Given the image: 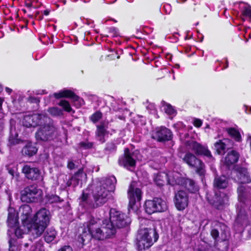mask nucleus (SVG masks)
<instances>
[{
	"label": "nucleus",
	"mask_w": 251,
	"mask_h": 251,
	"mask_svg": "<svg viewBox=\"0 0 251 251\" xmlns=\"http://www.w3.org/2000/svg\"><path fill=\"white\" fill-rule=\"evenodd\" d=\"M100 226L93 218L84 224V228L82 232L78 236L77 241L82 245L90 242L92 238L97 240H103L115 234V230L107 225Z\"/></svg>",
	"instance_id": "nucleus-1"
},
{
	"label": "nucleus",
	"mask_w": 251,
	"mask_h": 251,
	"mask_svg": "<svg viewBox=\"0 0 251 251\" xmlns=\"http://www.w3.org/2000/svg\"><path fill=\"white\" fill-rule=\"evenodd\" d=\"M7 224L10 227L7 232L9 237V251H15L17 249V239L15 237H22L24 231L19 226L17 213L11 205L8 208Z\"/></svg>",
	"instance_id": "nucleus-2"
},
{
	"label": "nucleus",
	"mask_w": 251,
	"mask_h": 251,
	"mask_svg": "<svg viewBox=\"0 0 251 251\" xmlns=\"http://www.w3.org/2000/svg\"><path fill=\"white\" fill-rule=\"evenodd\" d=\"M50 218V212L46 208H42L35 213L31 220L29 228L30 234L33 238L42 234L49 224Z\"/></svg>",
	"instance_id": "nucleus-3"
},
{
	"label": "nucleus",
	"mask_w": 251,
	"mask_h": 251,
	"mask_svg": "<svg viewBox=\"0 0 251 251\" xmlns=\"http://www.w3.org/2000/svg\"><path fill=\"white\" fill-rule=\"evenodd\" d=\"M43 191L33 184L25 187L21 192V200L23 202L37 203L42 199Z\"/></svg>",
	"instance_id": "nucleus-4"
},
{
	"label": "nucleus",
	"mask_w": 251,
	"mask_h": 251,
	"mask_svg": "<svg viewBox=\"0 0 251 251\" xmlns=\"http://www.w3.org/2000/svg\"><path fill=\"white\" fill-rule=\"evenodd\" d=\"M107 225L110 228L115 229L116 227L122 228L128 225L131 220L126 214L115 209H111L110 211V221H105Z\"/></svg>",
	"instance_id": "nucleus-5"
},
{
	"label": "nucleus",
	"mask_w": 251,
	"mask_h": 251,
	"mask_svg": "<svg viewBox=\"0 0 251 251\" xmlns=\"http://www.w3.org/2000/svg\"><path fill=\"white\" fill-rule=\"evenodd\" d=\"M151 235L154 236V242H156L159 236L155 229L144 228L140 231L139 239L137 242L139 250H145L152 246L153 242Z\"/></svg>",
	"instance_id": "nucleus-6"
},
{
	"label": "nucleus",
	"mask_w": 251,
	"mask_h": 251,
	"mask_svg": "<svg viewBox=\"0 0 251 251\" xmlns=\"http://www.w3.org/2000/svg\"><path fill=\"white\" fill-rule=\"evenodd\" d=\"M182 160L190 168L195 169L196 173L200 176H204L206 172L205 164L195 154L188 152L185 153Z\"/></svg>",
	"instance_id": "nucleus-7"
},
{
	"label": "nucleus",
	"mask_w": 251,
	"mask_h": 251,
	"mask_svg": "<svg viewBox=\"0 0 251 251\" xmlns=\"http://www.w3.org/2000/svg\"><path fill=\"white\" fill-rule=\"evenodd\" d=\"M57 128L54 124L40 126L35 133V138L37 141H48L53 139L57 132Z\"/></svg>",
	"instance_id": "nucleus-8"
},
{
	"label": "nucleus",
	"mask_w": 251,
	"mask_h": 251,
	"mask_svg": "<svg viewBox=\"0 0 251 251\" xmlns=\"http://www.w3.org/2000/svg\"><path fill=\"white\" fill-rule=\"evenodd\" d=\"M185 145L189 147L197 156H201L211 159L213 158L211 151L206 145H203L196 141L188 140Z\"/></svg>",
	"instance_id": "nucleus-9"
},
{
	"label": "nucleus",
	"mask_w": 251,
	"mask_h": 251,
	"mask_svg": "<svg viewBox=\"0 0 251 251\" xmlns=\"http://www.w3.org/2000/svg\"><path fill=\"white\" fill-rule=\"evenodd\" d=\"M172 131L165 126H157L153 131L151 138L158 142L164 143L172 140Z\"/></svg>",
	"instance_id": "nucleus-10"
},
{
	"label": "nucleus",
	"mask_w": 251,
	"mask_h": 251,
	"mask_svg": "<svg viewBox=\"0 0 251 251\" xmlns=\"http://www.w3.org/2000/svg\"><path fill=\"white\" fill-rule=\"evenodd\" d=\"M118 163L120 166L126 168L136 166V161L133 158V153L130 152L128 148L124 149V154L119 157Z\"/></svg>",
	"instance_id": "nucleus-11"
},
{
	"label": "nucleus",
	"mask_w": 251,
	"mask_h": 251,
	"mask_svg": "<svg viewBox=\"0 0 251 251\" xmlns=\"http://www.w3.org/2000/svg\"><path fill=\"white\" fill-rule=\"evenodd\" d=\"M22 173L28 180L37 181L42 179L41 172L37 167L25 165L22 169Z\"/></svg>",
	"instance_id": "nucleus-12"
},
{
	"label": "nucleus",
	"mask_w": 251,
	"mask_h": 251,
	"mask_svg": "<svg viewBox=\"0 0 251 251\" xmlns=\"http://www.w3.org/2000/svg\"><path fill=\"white\" fill-rule=\"evenodd\" d=\"M96 204H104L106 202L113 203L114 199L108 191L103 186L100 187L93 195Z\"/></svg>",
	"instance_id": "nucleus-13"
},
{
	"label": "nucleus",
	"mask_w": 251,
	"mask_h": 251,
	"mask_svg": "<svg viewBox=\"0 0 251 251\" xmlns=\"http://www.w3.org/2000/svg\"><path fill=\"white\" fill-rule=\"evenodd\" d=\"M176 183L192 193H196L199 190V187L195 181L192 179L186 177H179Z\"/></svg>",
	"instance_id": "nucleus-14"
},
{
	"label": "nucleus",
	"mask_w": 251,
	"mask_h": 251,
	"mask_svg": "<svg viewBox=\"0 0 251 251\" xmlns=\"http://www.w3.org/2000/svg\"><path fill=\"white\" fill-rule=\"evenodd\" d=\"M107 128L104 121H101L100 124L96 125V129L95 132V137L101 144L105 142V137L109 134V132L107 130Z\"/></svg>",
	"instance_id": "nucleus-15"
},
{
	"label": "nucleus",
	"mask_w": 251,
	"mask_h": 251,
	"mask_svg": "<svg viewBox=\"0 0 251 251\" xmlns=\"http://www.w3.org/2000/svg\"><path fill=\"white\" fill-rule=\"evenodd\" d=\"M127 194L129 199L128 204H136L137 202H140L143 193L140 188H135L133 185L130 184L128 189Z\"/></svg>",
	"instance_id": "nucleus-16"
},
{
	"label": "nucleus",
	"mask_w": 251,
	"mask_h": 251,
	"mask_svg": "<svg viewBox=\"0 0 251 251\" xmlns=\"http://www.w3.org/2000/svg\"><path fill=\"white\" fill-rule=\"evenodd\" d=\"M53 97L56 99H70L75 102L78 101L80 99V97L76 95L74 91L67 89H64L57 93H54Z\"/></svg>",
	"instance_id": "nucleus-17"
},
{
	"label": "nucleus",
	"mask_w": 251,
	"mask_h": 251,
	"mask_svg": "<svg viewBox=\"0 0 251 251\" xmlns=\"http://www.w3.org/2000/svg\"><path fill=\"white\" fill-rule=\"evenodd\" d=\"M235 171L240 183L246 184L251 182L250 174L246 168L239 167L236 169Z\"/></svg>",
	"instance_id": "nucleus-18"
},
{
	"label": "nucleus",
	"mask_w": 251,
	"mask_h": 251,
	"mask_svg": "<svg viewBox=\"0 0 251 251\" xmlns=\"http://www.w3.org/2000/svg\"><path fill=\"white\" fill-rule=\"evenodd\" d=\"M239 157L240 154L237 151L232 150L228 151L224 159V165L229 169L232 165L238 161Z\"/></svg>",
	"instance_id": "nucleus-19"
},
{
	"label": "nucleus",
	"mask_w": 251,
	"mask_h": 251,
	"mask_svg": "<svg viewBox=\"0 0 251 251\" xmlns=\"http://www.w3.org/2000/svg\"><path fill=\"white\" fill-rule=\"evenodd\" d=\"M38 151L37 147L32 142H27L22 148L21 153L24 157L30 158L35 155Z\"/></svg>",
	"instance_id": "nucleus-20"
},
{
	"label": "nucleus",
	"mask_w": 251,
	"mask_h": 251,
	"mask_svg": "<svg viewBox=\"0 0 251 251\" xmlns=\"http://www.w3.org/2000/svg\"><path fill=\"white\" fill-rule=\"evenodd\" d=\"M36 126H45L54 124L53 121L46 113H36Z\"/></svg>",
	"instance_id": "nucleus-21"
},
{
	"label": "nucleus",
	"mask_w": 251,
	"mask_h": 251,
	"mask_svg": "<svg viewBox=\"0 0 251 251\" xmlns=\"http://www.w3.org/2000/svg\"><path fill=\"white\" fill-rule=\"evenodd\" d=\"M228 184V181L225 176H217L213 181V186L218 190L226 189Z\"/></svg>",
	"instance_id": "nucleus-22"
},
{
	"label": "nucleus",
	"mask_w": 251,
	"mask_h": 251,
	"mask_svg": "<svg viewBox=\"0 0 251 251\" xmlns=\"http://www.w3.org/2000/svg\"><path fill=\"white\" fill-rule=\"evenodd\" d=\"M189 196L184 190H179L175 196V204H188Z\"/></svg>",
	"instance_id": "nucleus-23"
},
{
	"label": "nucleus",
	"mask_w": 251,
	"mask_h": 251,
	"mask_svg": "<svg viewBox=\"0 0 251 251\" xmlns=\"http://www.w3.org/2000/svg\"><path fill=\"white\" fill-rule=\"evenodd\" d=\"M117 179L115 176H112L109 177H106L103 180V182L100 187H104L108 192H114L115 189Z\"/></svg>",
	"instance_id": "nucleus-24"
},
{
	"label": "nucleus",
	"mask_w": 251,
	"mask_h": 251,
	"mask_svg": "<svg viewBox=\"0 0 251 251\" xmlns=\"http://www.w3.org/2000/svg\"><path fill=\"white\" fill-rule=\"evenodd\" d=\"M13 208L15 209V208ZM15 212L17 213L18 219L19 214H21V216H23L22 220L26 221L29 219L30 213L32 212V210L29 205H21L19 207V211L18 212L16 210H15Z\"/></svg>",
	"instance_id": "nucleus-25"
},
{
	"label": "nucleus",
	"mask_w": 251,
	"mask_h": 251,
	"mask_svg": "<svg viewBox=\"0 0 251 251\" xmlns=\"http://www.w3.org/2000/svg\"><path fill=\"white\" fill-rule=\"evenodd\" d=\"M36 113L24 116L23 119V125L26 127L36 126Z\"/></svg>",
	"instance_id": "nucleus-26"
},
{
	"label": "nucleus",
	"mask_w": 251,
	"mask_h": 251,
	"mask_svg": "<svg viewBox=\"0 0 251 251\" xmlns=\"http://www.w3.org/2000/svg\"><path fill=\"white\" fill-rule=\"evenodd\" d=\"M153 180L156 185L161 187L164 185L166 181L169 182L168 175L164 172H159L155 175Z\"/></svg>",
	"instance_id": "nucleus-27"
},
{
	"label": "nucleus",
	"mask_w": 251,
	"mask_h": 251,
	"mask_svg": "<svg viewBox=\"0 0 251 251\" xmlns=\"http://www.w3.org/2000/svg\"><path fill=\"white\" fill-rule=\"evenodd\" d=\"M226 131L228 135L236 142L240 143L242 141V138L240 132L235 127L226 128Z\"/></svg>",
	"instance_id": "nucleus-28"
},
{
	"label": "nucleus",
	"mask_w": 251,
	"mask_h": 251,
	"mask_svg": "<svg viewBox=\"0 0 251 251\" xmlns=\"http://www.w3.org/2000/svg\"><path fill=\"white\" fill-rule=\"evenodd\" d=\"M226 145L223 140H219L214 144L216 153L219 155H222L226 153Z\"/></svg>",
	"instance_id": "nucleus-29"
},
{
	"label": "nucleus",
	"mask_w": 251,
	"mask_h": 251,
	"mask_svg": "<svg viewBox=\"0 0 251 251\" xmlns=\"http://www.w3.org/2000/svg\"><path fill=\"white\" fill-rule=\"evenodd\" d=\"M57 235L56 231L53 228H48L44 235L45 240L49 243L53 241Z\"/></svg>",
	"instance_id": "nucleus-30"
},
{
	"label": "nucleus",
	"mask_w": 251,
	"mask_h": 251,
	"mask_svg": "<svg viewBox=\"0 0 251 251\" xmlns=\"http://www.w3.org/2000/svg\"><path fill=\"white\" fill-rule=\"evenodd\" d=\"M161 106L164 108L165 113L168 115H173L176 113V111L173 106L170 103H167L165 100H162L161 102Z\"/></svg>",
	"instance_id": "nucleus-31"
},
{
	"label": "nucleus",
	"mask_w": 251,
	"mask_h": 251,
	"mask_svg": "<svg viewBox=\"0 0 251 251\" xmlns=\"http://www.w3.org/2000/svg\"><path fill=\"white\" fill-rule=\"evenodd\" d=\"M45 204H53L54 203L62 202L63 200L56 195L48 194L45 197Z\"/></svg>",
	"instance_id": "nucleus-32"
},
{
	"label": "nucleus",
	"mask_w": 251,
	"mask_h": 251,
	"mask_svg": "<svg viewBox=\"0 0 251 251\" xmlns=\"http://www.w3.org/2000/svg\"><path fill=\"white\" fill-rule=\"evenodd\" d=\"M48 111L53 117H61L64 115L63 110L58 107H50Z\"/></svg>",
	"instance_id": "nucleus-33"
},
{
	"label": "nucleus",
	"mask_w": 251,
	"mask_h": 251,
	"mask_svg": "<svg viewBox=\"0 0 251 251\" xmlns=\"http://www.w3.org/2000/svg\"><path fill=\"white\" fill-rule=\"evenodd\" d=\"M58 105L62 107L63 110L67 112H71L73 109L69 102L65 100H61L58 103Z\"/></svg>",
	"instance_id": "nucleus-34"
},
{
	"label": "nucleus",
	"mask_w": 251,
	"mask_h": 251,
	"mask_svg": "<svg viewBox=\"0 0 251 251\" xmlns=\"http://www.w3.org/2000/svg\"><path fill=\"white\" fill-rule=\"evenodd\" d=\"M102 118V112L100 110H98L91 115V116L89 117V119L93 123L96 124Z\"/></svg>",
	"instance_id": "nucleus-35"
},
{
	"label": "nucleus",
	"mask_w": 251,
	"mask_h": 251,
	"mask_svg": "<svg viewBox=\"0 0 251 251\" xmlns=\"http://www.w3.org/2000/svg\"><path fill=\"white\" fill-rule=\"evenodd\" d=\"M83 173V169L82 168H80L75 173L74 175L72 176L73 182V186L74 187L77 186L79 184V179L78 178L79 175H82Z\"/></svg>",
	"instance_id": "nucleus-36"
},
{
	"label": "nucleus",
	"mask_w": 251,
	"mask_h": 251,
	"mask_svg": "<svg viewBox=\"0 0 251 251\" xmlns=\"http://www.w3.org/2000/svg\"><path fill=\"white\" fill-rule=\"evenodd\" d=\"M117 147L115 144L112 141L107 142L104 148V151L109 152L115 151Z\"/></svg>",
	"instance_id": "nucleus-37"
},
{
	"label": "nucleus",
	"mask_w": 251,
	"mask_h": 251,
	"mask_svg": "<svg viewBox=\"0 0 251 251\" xmlns=\"http://www.w3.org/2000/svg\"><path fill=\"white\" fill-rule=\"evenodd\" d=\"M237 193L238 195V200L240 202L245 203L244 194H245V188L243 186L238 187L237 188Z\"/></svg>",
	"instance_id": "nucleus-38"
},
{
	"label": "nucleus",
	"mask_w": 251,
	"mask_h": 251,
	"mask_svg": "<svg viewBox=\"0 0 251 251\" xmlns=\"http://www.w3.org/2000/svg\"><path fill=\"white\" fill-rule=\"evenodd\" d=\"M157 206V205H144V208L145 211L148 214H151L153 213H155V206Z\"/></svg>",
	"instance_id": "nucleus-39"
},
{
	"label": "nucleus",
	"mask_w": 251,
	"mask_h": 251,
	"mask_svg": "<svg viewBox=\"0 0 251 251\" xmlns=\"http://www.w3.org/2000/svg\"><path fill=\"white\" fill-rule=\"evenodd\" d=\"M94 144L93 142H80L79 143V146L84 149H90L93 148Z\"/></svg>",
	"instance_id": "nucleus-40"
},
{
	"label": "nucleus",
	"mask_w": 251,
	"mask_h": 251,
	"mask_svg": "<svg viewBox=\"0 0 251 251\" xmlns=\"http://www.w3.org/2000/svg\"><path fill=\"white\" fill-rule=\"evenodd\" d=\"M239 209L240 211L238 212L237 220L238 221H240V220H246L247 219V215L246 213H242L241 211V205H240V207L238 205L237 207V210H239Z\"/></svg>",
	"instance_id": "nucleus-41"
},
{
	"label": "nucleus",
	"mask_w": 251,
	"mask_h": 251,
	"mask_svg": "<svg viewBox=\"0 0 251 251\" xmlns=\"http://www.w3.org/2000/svg\"><path fill=\"white\" fill-rule=\"evenodd\" d=\"M242 15L251 18V7H245L242 11Z\"/></svg>",
	"instance_id": "nucleus-42"
},
{
	"label": "nucleus",
	"mask_w": 251,
	"mask_h": 251,
	"mask_svg": "<svg viewBox=\"0 0 251 251\" xmlns=\"http://www.w3.org/2000/svg\"><path fill=\"white\" fill-rule=\"evenodd\" d=\"M8 142L10 146H14L19 143V139L13 135L9 136Z\"/></svg>",
	"instance_id": "nucleus-43"
},
{
	"label": "nucleus",
	"mask_w": 251,
	"mask_h": 251,
	"mask_svg": "<svg viewBox=\"0 0 251 251\" xmlns=\"http://www.w3.org/2000/svg\"><path fill=\"white\" fill-rule=\"evenodd\" d=\"M108 32L111 33L113 37H117L119 35L118 28L114 26L108 27Z\"/></svg>",
	"instance_id": "nucleus-44"
},
{
	"label": "nucleus",
	"mask_w": 251,
	"mask_h": 251,
	"mask_svg": "<svg viewBox=\"0 0 251 251\" xmlns=\"http://www.w3.org/2000/svg\"><path fill=\"white\" fill-rule=\"evenodd\" d=\"M155 208V212H162L167 209V205H157Z\"/></svg>",
	"instance_id": "nucleus-45"
},
{
	"label": "nucleus",
	"mask_w": 251,
	"mask_h": 251,
	"mask_svg": "<svg viewBox=\"0 0 251 251\" xmlns=\"http://www.w3.org/2000/svg\"><path fill=\"white\" fill-rule=\"evenodd\" d=\"M42 249V244L40 242L36 243L31 247V251H40Z\"/></svg>",
	"instance_id": "nucleus-46"
},
{
	"label": "nucleus",
	"mask_w": 251,
	"mask_h": 251,
	"mask_svg": "<svg viewBox=\"0 0 251 251\" xmlns=\"http://www.w3.org/2000/svg\"><path fill=\"white\" fill-rule=\"evenodd\" d=\"M28 101L30 103H36V104L39 105L40 100L38 98L29 97L28 98Z\"/></svg>",
	"instance_id": "nucleus-47"
},
{
	"label": "nucleus",
	"mask_w": 251,
	"mask_h": 251,
	"mask_svg": "<svg viewBox=\"0 0 251 251\" xmlns=\"http://www.w3.org/2000/svg\"><path fill=\"white\" fill-rule=\"evenodd\" d=\"M202 121L199 119H195L193 122V125L194 126L197 128L200 127L202 126Z\"/></svg>",
	"instance_id": "nucleus-48"
},
{
	"label": "nucleus",
	"mask_w": 251,
	"mask_h": 251,
	"mask_svg": "<svg viewBox=\"0 0 251 251\" xmlns=\"http://www.w3.org/2000/svg\"><path fill=\"white\" fill-rule=\"evenodd\" d=\"M212 237L216 240L219 237V232L217 229H213L211 231Z\"/></svg>",
	"instance_id": "nucleus-49"
},
{
	"label": "nucleus",
	"mask_w": 251,
	"mask_h": 251,
	"mask_svg": "<svg viewBox=\"0 0 251 251\" xmlns=\"http://www.w3.org/2000/svg\"><path fill=\"white\" fill-rule=\"evenodd\" d=\"M152 204H162L163 200L161 198L154 197L152 201Z\"/></svg>",
	"instance_id": "nucleus-50"
},
{
	"label": "nucleus",
	"mask_w": 251,
	"mask_h": 251,
	"mask_svg": "<svg viewBox=\"0 0 251 251\" xmlns=\"http://www.w3.org/2000/svg\"><path fill=\"white\" fill-rule=\"evenodd\" d=\"M58 251H73L72 248L69 245L62 247Z\"/></svg>",
	"instance_id": "nucleus-51"
},
{
	"label": "nucleus",
	"mask_w": 251,
	"mask_h": 251,
	"mask_svg": "<svg viewBox=\"0 0 251 251\" xmlns=\"http://www.w3.org/2000/svg\"><path fill=\"white\" fill-rule=\"evenodd\" d=\"M67 167L70 170H72L75 168V165L72 160H69L68 161Z\"/></svg>",
	"instance_id": "nucleus-52"
},
{
	"label": "nucleus",
	"mask_w": 251,
	"mask_h": 251,
	"mask_svg": "<svg viewBox=\"0 0 251 251\" xmlns=\"http://www.w3.org/2000/svg\"><path fill=\"white\" fill-rule=\"evenodd\" d=\"M89 197V194L88 193H86L84 192H83L81 196L80 197V199L82 202H85L87 200Z\"/></svg>",
	"instance_id": "nucleus-53"
},
{
	"label": "nucleus",
	"mask_w": 251,
	"mask_h": 251,
	"mask_svg": "<svg viewBox=\"0 0 251 251\" xmlns=\"http://www.w3.org/2000/svg\"><path fill=\"white\" fill-rule=\"evenodd\" d=\"M137 205H131V204L128 205V210L129 212H130L131 210H132L134 212H135L136 209L138 208Z\"/></svg>",
	"instance_id": "nucleus-54"
},
{
	"label": "nucleus",
	"mask_w": 251,
	"mask_h": 251,
	"mask_svg": "<svg viewBox=\"0 0 251 251\" xmlns=\"http://www.w3.org/2000/svg\"><path fill=\"white\" fill-rule=\"evenodd\" d=\"M187 205H175L176 209L179 211L184 210Z\"/></svg>",
	"instance_id": "nucleus-55"
},
{
	"label": "nucleus",
	"mask_w": 251,
	"mask_h": 251,
	"mask_svg": "<svg viewBox=\"0 0 251 251\" xmlns=\"http://www.w3.org/2000/svg\"><path fill=\"white\" fill-rule=\"evenodd\" d=\"M66 187H70L72 185H73V182L72 177L68 180L66 183Z\"/></svg>",
	"instance_id": "nucleus-56"
},
{
	"label": "nucleus",
	"mask_w": 251,
	"mask_h": 251,
	"mask_svg": "<svg viewBox=\"0 0 251 251\" xmlns=\"http://www.w3.org/2000/svg\"><path fill=\"white\" fill-rule=\"evenodd\" d=\"M50 10L46 9L43 11V14L45 16H48L50 14Z\"/></svg>",
	"instance_id": "nucleus-57"
},
{
	"label": "nucleus",
	"mask_w": 251,
	"mask_h": 251,
	"mask_svg": "<svg viewBox=\"0 0 251 251\" xmlns=\"http://www.w3.org/2000/svg\"><path fill=\"white\" fill-rule=\"evenodd\" d=\"M5 91L6 92V93H7L9 95L11 94V93H12V90L9 88V87H6L5 88Z\"/></svg>",
	"instance_id": "nucleus-58"
},
{
	"label": "nucleus",
	"mask_w": 251,
	"mask_h": 251,
	"mask_svg": "<svg viewBox=\"0 0 251 251\" xmlns=\"http://www.w3.org/2000/svg\"><path fill=\"white\" fill-rule=\"evenodd\" d=\"M25 6L28 8H31L32 6V2H30L28 3H25Z\"/></svg>",
	"instance_id": "nucleus-59"
},
{
	"label": "nucleus",
	"mask_w": 251,
	"mask_h": 251,
	"mask_svg": "<svg viewBox=\"0 0 251 251\" xmlns=\"http://www.w3.org/2000/svg\"><path fill=\"white\" fill-rule=\"evenodd\" d=\"M247 140L250 141V147L251 151V135H248L247 137Z\"/></svg>",
	"instance_id": "nucleus-60"
},
{
	"label": "nucleus",
	"mask_w": 251,
	"mask_h": 251,
	"mask_svg": "<svg viewBox=\"0 0 251 251\" xmlns=\"http://www.w3.org/2000/svg\"><path fill=\"white\" fill-rule=\"evenodd\" d=\"M228 67V61L227 58L226 59V65L224 66V69H226Z\"/></svg>",
	"instance_id": "nucleus-61"
},
{
	"label": "nucleus",
	"mask_w": 251,
	"mask_h": 251,
	"mask_svg": "<svg viewBox=\"0 0 251 251\" xmlns=\"http://www.w3.org/2000/svg\"><path fill=\"white\" fill-rule=\"evenodd\" d=\"M59 2L62 3L64 5H65L67 3L66 0H59Z\"/></svg>",
	"instance_id": "nucleus-62"
},
{
	"label": "nucleus",
	"mask_w": 251,
	"mask_h": 251,
	"mask_svg": "<svg viewBox=\"0 0 251 251\" xmlns=\"http://www.w3.org/2000/svg\"><path fill=\"white\" fill-rule=\"evenodd\" d=\"M3 101V100L0 97V107H1L2 106Z\"/></svg>",
	"instance_id": "nucleus-63"
},
{
	"label": "nucleus",
	"mask_w": 251,
	"mask_h": 251,
	"mask_svg": "<svg viewBox=\"0 0 251 251\" xmlns=\"http://www.w3.org/2000/svg\"><path fill=\"white\" fill-rule=\"evenodd\" d=\"M44 17H43V15H39V17H38V19L39 21H41L43 19Z\"/></svg>",
	"instance_id": "nucleus-64"
}]
</instances>
